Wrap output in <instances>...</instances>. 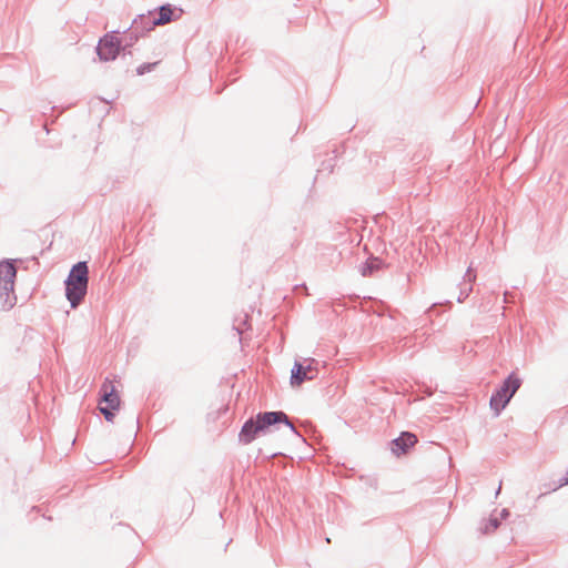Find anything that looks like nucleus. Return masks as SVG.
I'll list each match as a JSON object with an SVG mask.
<instances>
[{"label":"nucleus","mask_w":568,"mask_h":568,"mask_svg":"<svg viewBox=\"0 0 568 568\" xmlns=\"http://www.w3.org/2000/svg\"><path fill=\"white\" fill-rule=\"evenodd\" d=\"M567 484H568V469H567L566 476L562 479H560V486H564Z\"/></svg>","instance_id":"obj_19"},{"label":"nucleus","mask_w":568,"mask_h":568,"mask_svg":"<svg viewBox=\"0 0 568 568\" xmlns=\"http://www.w3.org/2000/svg\"><path fill=\"white\" fill-rule=\"evenodd\" d=\"M99 409H100L101 414L104 416L105 420H108V422H112L113 420V418H114V410H118V408H111V407L105 406V405H100Z\"/></svg>","instance_id":"obj_13"},{"label":"nucleus","mask_w":568,"mask_h":568,"mask_svg":"<svg viewBox=\"0 0 568 568\" xmlns=\"http://www.w3.org/2000/svg\"><path fill=\"white\" fill-rule=\"evenodd\" d=\"M101 400L100 405H105L111 408H118L120 407L121 399L118 395L114 385L110 381H105L101 386Z\"/></svg>","instance_id":"obj_8"},{"label":"nucleus","mask_w":568,"mask_h":568,"mask_svg":"<svg viewBox=\"0 0 568 568\" xmlns=\"http://www.w3.org/2000/svg\"><path fill=\"white\" fill-rule=\"evenodd\" d=\"M173 10L170 4H164L159 8L158 17H155V22H151V24L163 26L172 21Z\"/></svg>","instance_id":"obj_11"},{"label":"nucleus","mask_w":568,"mask_h":568,"mask_svg":"<svg viewBox=\"0 0 568 568\" xmlns=\"http://www.w3.org/2000/svg\"><path fill=\"white\" fill-rule=\"evenodd\" d=\"M89 267L87 262H78L72 266L64 281L65 296L72 308H77L88 292Z\"/></svg>","instance_id":"obj_2"},{"label":"nucleus","mask_w":568,"mask_h":568,"mask_svg":"<svg viewBox=\"0 0 568 568\" xmlns=\"http://www.w3.org/2000/svg\"><path fill=\"white\" fill-rule=\"evenodd\" d=\"M510 515L509 510L504 508L500 510L499 515H497L500 518V521L503 519H506Z\"/></svg>","instance_id":"obj_17"},{"label":"nucleus","mask_w":568,"mask_h":568,"mask_svg":"<svg viewBox=\"0 0 568 568\" xmlns=\"http://www.w3.org/2000/svg\"><path fill=\"white\" fill-rule=\"evenodd\" d=\"M500 518L491 514L487 520H484L480 526V530L483 534H491L500 526Z\"/></svg>","instance_id":"obj_12"},{"label":"nucleus","mask_w":568,"mask_h":568,"mask_svg":"<svg viewBox=\"0 0 568 568\" xmlns=\"http://www.w3.org/2000/svg\"><path fill=\"white\" fill-rule=\"evenodd\" d=\"M318 361L314 358H305L304 362L295 361L291 371V384L300 386L305 381L316 378L318 374Z\"/></svg>","instance_id":"obj_5"},{"label":"nucleus","mask_w":568,"mask_h":568,"mask_svg":"<svg viewBox=\"0 0 568 568\" xmlns=\"http://www.w3.org/2000/svg\"><path fill=\"white\" fill-rule=\"evenodd\" d=\"M417 443V437L413 433L404 432L392 442V450L397 456L406 454L410 447Z\"/></svg>","instance_id":"obj_9"},{"label":"nucleus","mask_w":568,"mask_h":568,"mask_svg":"<svg viewBox=\"0 0 568 568\" xmlns=\"http://www.w3.org/2000/svg\"><path fill=\"white\" fill-rule=\"evenodd\" d=\"M500 489H501V483L499 484V486L497 488L496 495H498L500 493Z\"/></svg>","instance_id":"obj_20"},{"label":"nucleus","mask_w":568,"mask_h":568,"mask_svg":"<svg viewBox=\"0 0 568 568\" xmlns=\"http://www.w3.org/2000/svg\"><path fill=\"white\" fill-rule=\"evenodd\" d=\"M383 267V261L378 257L368 258L361 267L363 276H372L376 271Z\"/></svg>","instance_id":"obj_10"},{"label":"nucleus","mask_w":568,"mask_h":568,"mask_svg":"<svg viewBox=\"0 0 568 568\" xmlns=\"http://www.w3.org/2000/svg\"><path fill=\"white\" fill-rule=\"evenodd\" d=\"M120 50H122L121 40L110 33L101 38L97 45V53L102 61L114 60L120 53Z\"/></svg>","instance_id":"obj_6"},{"label":"nucleus","mask_w":568,"mask_h":568,"mask_svg":"<svg viewBox=\"0 0 568 568\" xmlns=\"http://www.w3.org/2000/svg\"><path fill=\"white\" fill-rule=\"evenodd\" d=\"M465 277H468L469 282L475 280L476 276L471 274L470 267L467 270Z\"/></svg>","instance_id":"obj_18"},{"label":"nucleus","mask_w":568,"mask_h":568,"mask_svg":"<svg viewBox=\"0 0 568 568\" xmlns=\"http://www.w3.org/2000/svg\"><path fill=\"white\" fill-rule=\"evenodd\" d=\"M281 423L288 426L294 435L302 438V435L292 424L288 416L282 410H276L258 413L255 418H248L242 426V429L239 434V440L244 445L251 444L260 433L266 430L273 425Z\"/></svg>","instance_id":"obj_1"},{"label":"nucleus","mask_w":568,"mask_h":568,"mask_svg":"<svg viewBox=\"0 0 568 568\" xmlns=\"http://www.w3.org/2000/svg\"><path fill=\"white\" fill-rule=\"evenodd\" d=\"M158 65V62H152V63H142L141 65H139L136 68V74L138 75H143L148 72H151L152 70H154V68Z\"/></svg>","instance_id":"obj_14"},{"label":"nucleus","mask_w":568,"mask_h":568,"mask_svg":"<svg viewBox=\"0 0 568 568\" xmlns=\"http://www.w3.org/2000/svg\"><path fill=\"white\" fill-rule=\"evenodd\" d=\"M134 36H131V28L129 29V32L125 34L123 39V43L121 42V48L123 51H125L129 47H132L133 43L136 41L134 39Z\"/></svg>","instance_id":"obj_15"},{"label":"nucleus","mask_w":568,"mask_h":568,"mask_svg":"<svg viewBox=\"0 0 568 568\" xmlns=\"http://www.w3.org/2000/svg\"><path fill=\"white\" fill-rule=\"evenodd\" d=\"M17 267L11 260L0 261V301L2 311H10L17 304L14 284Z\"/></svg>","instance_id":"obj_3"},{"label":"nucleus","mask_w":568,"mask_h":568,"mask_svg":"<svg viewBox=\"0 0 568 568\" xmlns=\"http://www.w3.org/2000/svg\"><path fill=\"white\" fill-rule=\"evenodd\" d=\"M471 290H473L471 285H469L466 288H462L457 301L459 303L464 302L468 297V295L470 294Z\"/></svg>","instance_id":"obj_16"},{"label":"nucleus","mask_w":568,"mask_h":568,"mask_svg":"<svg viewBox=\"0 0 568 568\" xmlns=\"http://www.w3.org/2000/svg\"><path fill=\"white\" fill-rule=\"evenodd\" d=\"M151 22H155V16H153L152 12H149V14H140L131 24V36H134V39L138 40L156 26L151 24Z\"/></svg>","instance_id":"obj_7"},{"label":"nucleus","mask_w":568,"mask_h":568,"mask_svg":"<svg viewBox=\"0 0 568 568\" xmlns=\"http://www.w3.org/2000/svg\"><path fill=\"white\" fill-rule=\"evenodd\" d=\"M521 385V379L511 373L490 397V408L499 415Z\"/></svg>","instance_id":"obj_4"}]
</instances>
